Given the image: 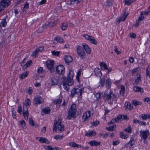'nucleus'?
<instances>
[{
    "label": "nucleus",
    "instance_id": "nucleus-38",
    "mask_svg": "<svg viewBox=\"0 0 150 150\" xmlns=\"http://www.w3.org/2000/svg\"><path fill=\"white\" fill-rule=\"evenodd\" d=\"M141 117L143 120H145L147 119L150 118V114H142L141 115Z\"/></svg>",
    "mask_w": 150,
    "mask_h": 150
},
{
    "label": "nucleus",
    "instance_id": "nucleus-37",
    "mask_svg": "<svg viewBox=\"0 0 150 150\" xmlns=\"http://www.w3.org/2000/svg\"><path fill=\"white\" fill-rule=\"evenodd\" d=\"M96 75L97 76H100L101 75V72L100 69L98 68H96L94 70Z\"/></svg>",
    "mask_w": 150,
    "mask_h": 150
},
{
    "label": "nucleus",
    "instance_id": "nucleus-42",
    "mask_svg": "<svg viewBox=\"0 0 150 150\" xmlns=\"http://www.w3.org/2000/svg\"><path fill=\"white\" fill-rule=\"evenodd\" d=\"M57 23V21H54L50 22L47 24L48 25V27H52L55 26Z\"/></svg>",
    "mask_w": 150,
    "mask_h": 150
},
{
    "label": "nucleus",
    "instance_id": "nucleus-14",
    "mask_svg": "<svg viewBox=\"0 0 150 150\" xmlns=\"http://www.w3.org/2000/svg\"><path fill=\"white\" fill-rule=\"evenodd\" d=\"M59 80L57 76H54L51 79V84L52 86L57 85L59 82Z\"/></svg>",
    "mask_w": 150,
    "mask_h": 150
},
{
    "label": "nucleus",
    "instance_id": "nucleus-18",
    "mask_svg": "<svg viewBox=\"0 0 150 150\" xmlns=\"http://www.w3.org/2000/svg\"><path fill=\"white\" fill-rule=\"evenodd\" d=\"M128 15V13H126L125 12H124L121 15L119 20L117 21L119 23L120 21H125Z\"/></svg>",
    "mask_w": 150,
    "mask_h": 150
},
{
    "label": "nucleus",
    "instance_id": "nucleus-6",
    "mask_svg": "<svg viewBox=\"0 0 150 150\" xmlns=\"http://www.w3.org/2000/svg\"><path fill=\"white\" fill-rule=\"evenodd\" d=\"M10 3V1L9 0H2L0 3V11L3 10L4 7H7Z\"/></svg>",
    "mask_w": 150,
    "mask_h": 150
},
{
    "label": "nucleus",
    "instance_id": "nucleus-49",
    "mask_svg": "<svg viewBox=\"0 0 150 150\" xmlns=\"http://www.w3.org/2000/svg\"><path fill=\"white\" fill-rule=\"evenodd\" d=\"M81 70H79L77 73L76 78L78 82L79 81V77L81 76Z\"/></svg>",
    "mask_w": 150,
    "mask_h": 150
},
{
    "label": "nucleus",
    "instance_id": "nucleus-11",
    "mask_svg": "<svg viewBox=\"0 0 150 150\" xmlns=\"http://www.w3.org/2000/svg\"><path fill=\"white\" fill-rule=\"evenodd\" d=\"M112 94V92L110 91L108 93L107 91H105L104 93V94L103 95V98L105 100L108 101L109 100L111 99L112 96L111 95Z\"/></svg>",
    "mask_w": 150,
    "mask_h": 150
},
{
    "label": "nucleus",
    "instance_id": "nucleus-40",
    "mask_svg": "<svg viewBox=\"0 0 150 150\" xmlns=\"http://www.w3.org/2000/svg\"><path fill=\"white\" fill-rule=\"evenodd\" d=\"M30 104L31 103L30 100L28 99H27L23 103V107L24 106L26 107L27 106H29L30 105Z\"/></svg>",
    "mask_w": 150,
    "mask_h": 150
},
{
    "label": "nucleus",
    "instance_id": "nucleus-31",
    "mask_svg": "<svg viewBox=\"0 0 150 150\" xmlns=\"http://www.w3.org/2000/svg\"><path fill=\"white\" fill-rule=\"evenodd\" d=\"M83 0H71L70 4L71 5H74L75 4H77L80 3Z\"/></svg>",
    "mask_w": 150,
    "mask_h": 150
},
{
    "label": "nucleus",
    "instance_id": "nucleus-61",
    "mask_svg": "<svg viewBox=\"0 0 150 150\" xmlns=\"http://www.w3.org/2000/svg\"><path fill=\"white\" fill-rule=\"evenodd\" d=\"M143 100L145 102H147V103L150 104V98H146L144 99Z\"/></svg>",
    "mask_w": 150,
    "mask_h": 150
},
{
    "label": "nucleus",
    "instance_id": "nucleus-63",
    "mask_svg": "<svg viewBox=\"0 0 150 150\" xmlns=\"http://www.w3.org/2000/svg\"><path fill=\"white\" fill-rule=\"evenodd\" d=\"M100 93H97L95 95V96L96 98V100H99L100 98Z\"/></svg>",
    "mask_w": 150,
    "mask_h": 150
},
{
    "label": "nucleus",
    "instance_id": "nucleus-22",
    "mask_svg": "<svg viewBox=\"0 0 150 150\" xmlns=\"http://www.w3.org/2000/svg\"><path fill=\"white\" fill-rule=\"evenodd\" d=\"M99 65L102 69L106 70L108 69V67L106 63L103 62H100L99 63Z\"/></svg>",
    "mask_w": 150,
    "mask_h": 150
},
{
    "label": "nucleus",
    "instance_id": "nucleus-58",
    "mask_svg": "<svg viewBox=\"0 0 150 150\" xmlns=\"http://www.w3.org/2000/svg\"><path fill=\"white\" fill-rule=\"evenodd\" d=\"M76 94V92L75 88H73L71 91V96L73 97L75 94Z\"/></svg>",
    "mask_w": 150,
    "mask_h": 150
},
{
    "label": "nucleus",
    "instance_id": "nucleus-56",
    "mask_svg": "<svg viewBox=\"0 0 150 150\" xmlns=\"http://www.w3.org/2000/svg\"><path fill=\"white\" fill-rule=\"evenodd\" d=\"M11 111L12 112V116L14 118H16V112L14 108H12L11 109Z\"/></svg>",
    "mask_w": 150,
    "mask_h": 150
},
{
    "label": "nucleus",
    "instance_id": "nucleus-59",
    "mask_svg": "<svg viewBox=\"0 0 150 150\" xmlns=\"http://www.w3.org/2000/svg\"><path fill=\"white\" fill-rule=\"evenodd\" d=\"M42 111L45 113L48 114L50 112V111L49 109L45 108L43 109Z\"/></svg>",
    "mask_w": 150,
    "mask_h": 150
},
{
    "label": "nucleus",
    "instance_id": "nucleus-53",
    "mask_svg": "<svg viewBox=\"0 0 150 150\" xmlns=\"http://www.w3.org/2000/svg\"><path fill=\"white\" fill-rule=\"evenodd\" d=\"M142 104V103L141 102L139 101H137L135 100H134L133 101V104L134 106H135L138 105H141V104Z\"/></svg>",
    "mask_w": 150,
    "mask_h": 150
},
{
    "label": "nucleus",
    "instance_id": "nucleus-39",
    "mask_svg": "<svg viewBox=\"0 0 150 150\" xmlns=\"http://www.w3.org/2000/svg\"><path fill=\"white\" fill-rule=\"evenodd\" d=\"M120 136L121 138L123 139H126L129 137L128 134H124L123 132H121L120 133Z\"/></svg>",
    "mask_w": 150,
    "mask_h": 150
},
{
    "label": "nucleus",
    "instance_id": "nucleus-51",
    "mask_svg": "<svg viewBox=\"0 0 150 150\" xmlns=\"http://www.w3.org/2000/svg\"><path fill=\"white\" fill-rule=\"evenodd\" d=\"M134 1L133 0H126L124 2L125 5L129 6Z\"/></svg>",
    "mask_w": 150,
    "mask_h": 150
},
{
    "label": "nucleus",
    "instance_id": "nucleus-48",
    "mask_svg": "<svg viewBox=\"0 0 150 150\" xmlns=\"http://www.w3.org/2000/svg\"><path fill=\"white\" fill-rule=\"evenodd\" d=\"M115 125L113 124L112 126L106 127V129L108 131H112L115 129Z\"/></svg>",
    "mask_w": 150,
    "mask_h": 150
},
{
    "label": "nucleus",
    "instance_id": "nucleus-29",
    "mask_svg": "<svg viewBox=\"0 0 150 150\" xmlns=\"http://www.w3.org/2000/svg\"><path fill=\"white\" fill-rule=\"evenodd\" d=\"M125 108L126 109H128L129 110L132 109L133 107L129 102H126L125 103Z\"/></svg>",
    "mask_w": 150,
    "mask_h": 150
},
{
    "label": "nucleus",
    "instance_id": "nucleus-7",
    "mask_svg": "<svg viewBox=\"0 0 150 150\" xmlns=\"http://www.w3.org/2000/svg\"><path fill=\"white\" fill-rule=\"evenodd\" d=\"M92 115L93 113L90 111L88 110L83 115L82 117L83 121H85L88 120Z\"/></svg>",
    "mask_w": 150,
    "mask_h": 150
},
{
    "label": "nucleus",
    "instance_id": "nucleus-13",
    "mask_svg": "<svg viewBox=\"0 0 150 150\" xmlns=\"http://www.w3.org/2000/svg\"><path fill=\"white\" fill-rule=\"evenodd\" d=\"M36 139L41 143H45L47 144H50L49 141L46 138L42 137H36Z\"/></svg>",
    "mask_w": 150,
    "mask_h": 150
},
{
    "label": "nucleus",
    "instance_id": "nucleus-26",
    "mask_svg": "<svg viewBox=\"0 0 150 150\" xmlns=\"http://www.w3.org/2000/svg\"><path fill=\"white\" fill-rule=\"evenodd\" d=\"M18 123L19 125H21L23 129H25L26 128V123L24 120H20Z\"/></svg>",
    "mask_w": 150,
    "mask_h": 150
},
{
    "label": "nucleus",
    "instance_id": "nucleus-21",
    "mask_svg": "<svg viewBox=\"0 0 150 150\" xmlns=\"http://www.w3.org/2000/svg\"><path fill=\"white\" fill-rule=\"evenodd\" d=\"M29 72L26 71L21 74L19 75V78L20 79L23 80L27 77L28 75Z\"/></svg>",
    "mask_w": 150,
    "mask_h": 150
},
{
    "label": "nucleus",
    "instance_id": "nucleus-5",
    "mask_svg": "<svg viewBox=\"0 0 150 150\" xmlns=\"http://www.w3.org/2000/svg\"><path fill=\"white\" fill-rule=\"evenodd\" d=\"M54 61L52 60H47L46 62V66L48 70L52 73L53 71L52 69L54 65Z\"/></svg>",
    "mask_w": 150,
    "mask_h": 150
},
{
    "label": "nucleus",
    "instance_id": "nucleus-24",
    "mask_svg": "<svg viewBox=\"0 0 150 150\" xmlns=\"http://www.w3.org/2000/svg\"><path fill=\"white\" fill-rule=\"evenodd\" d=\"M48 27V25L47 24H44L41 27H40L39 29V32L41 33L44 30L47 29Z\"/></svg>",
    "mask_w": 150,
    "mask_h": 150
},
{
    "label": "nucleus",
    "instance_id": "nucleus-27",
    "mask_svg": "<svg viewBox=\"0 0 150 150\" xmlns=\"http://www.w3.org/2000/svg\"><path fill=\"white\" fill-rule=\"evenodd\" d=\"M45 147L47 150H57V149L60 150V148H58L57 147H52L51 146H46V147Z\"/></svg>",
    "mask_w": 150,
    "mask_h": 150
},
{
    "label": "nucleus",
    "instance_id": "nucleus-50",
    "mask_svg": "<svg viewBox=\"0 0 150 150\" xmlns=\"http://www.w3.org/2000/svg\"><path fill=\"white\" fill-rule=\"evenodd\" d=\"M146 75L147 77L150 78V67L149 66L146 70Z\"/></svg>",
    "mask_w": 150,
    "mask_h": 150
},
{
    "label": "nucleus",
    "instance_id": "nucleus-15",
    "mask_svg": "<svg viewBox=\"0 0 150 150\" xmlns=\"http://www.w3.org/2000/svg\"><path fill=\"white\" fill-rule=\"evenodd\" d=\"M43 102L42 98L40 97L35 98L33 100L34 104H40Z\"/></svg>",
    "mask_w": 150,
    "mask_h": 150
},
{
    "label": "nucleus",
    "instance_id": "nucleus-19",
    "mask_svg": "<svg viewBox=\"0 0 150 150\" xmlns=\"http://www.w3.org/2000/svg\"><path fill=\"white\" fill-rule=\"evenodd\" d=\"M88 144L91 146H97L100 145V142H97L96 140H93L89 142Z\"/></svg>",
    "mask_w": 150,
    "mask_h": 150
},
{
    "label": "nucleus",
    "instance_id": "nucleus-33",
    "mask_svg": "<svg viewBox=\"0 0 150 150\" xmlns=\"http://www.w3.org/2000/svg\"><path fill=\"white\" fill-rule=\"evenodd\" d=\"M144 17L142 15H141L139 17L138 19L137 20L136 23L135 24V26H138L140 22H141L144 19Z\"/></svg>",
    "mask_w": 150,
    "mask_h": 150
},
{
    "label": "nucleus",
    "instance_id": "nucleus-36",
    "mask_svg": "<svg viewBox=\"0 0 150 150\" xmlns=\"http://www.w3.org/2000/svg\"><path fill=\"white\" fill-rule=\"evenodd\" d=\"M133 89L134 91L136 92H143V89L139 86H136L133 88Z\"/></svg>",
    "mask_w": 150,
    "mask_h": 150
},
{
    "label": "nucleus",
    "instance_id": "nucleus-60",
    "mask_svg": "<svg viewBox=\"0 0 150 150\" xmlns=\"http://www.w3.org/2000/svg\"><path fill=\"white\" fill-rule=\"evenodd\" d=\"M29 8V4L28 3H26L25 4L23 8V11H26V10Z\"/></svg>",
    "mask_w": 150,
    "mask_h": 150
},
{
    "label": "nucleus",
    "instance_id": "nucleus-12",
    "mask_svg": "<svg viewBox=\"0 0 150 150\" xmlns=\"http://www.w3.org/2000/svg\"><path fill=\"white\" fill-rule=\"evenodd\" d=\"M23 115L25 119L26 120H28V117L29 115V113L28 111V108L27 107L25 106H24L23 107Z\"/></svg>",
    "mask_w": 150,
    "mask_h": 150
},
{
    "label": "nucleus",
    "instance_id": "nucleus-8",
    "mask_svg": "<svg viewBox=\"0 0 150 150\" xmlns=\"http://www.w3.org/2000/svg\"><path fill=\"white\" fill-rule=\"evenodd\" d=\"M65 68L62 65H59L57 66L56 71L57 73L59 74H61L64 72Z\"/></svg>",
    "mask_w": 150,
    "mask_h": 150
},
{
    "label": "nucleus",
    "instance_id": "nucleus-46",
    "mask_svg": "<svg viewBox=\"0 0 150 150\" xmlns=\"http://www.w3.org/2000/svg\"><path fill=\"white\" fill-rule=\"evenodd\" d=\"M52 55L56 57L58 56L60 54V52L56 50H53L51 52Z\"/></svg>",
    "mask_w": 150,
    "mask_h": 150
},
{
    "label": "nucleus",
    "instance_id": "nucleus-3",
    "mask_svg": "<svg viewBox=\"0 0 150 150\" xmlns=\"http://www.w3.org/2000/svg\"><path fill=\"white\" fill-rule=\"evenodd\" d=\"M76 112V105L72 104L68 112V115L67 118L68 119H71L72 117H74Z\"/></svg>",
    "mask_w": 150,
    "mask_h": 150
},
{
    "label": "nucleus",
    "instance_id": "nucleus-1",
    "mask_svg": "<svg viewBox=\"0 0 150 150\" xmlns=\"http://www.w3.org/2000/svg\"><path fill=\"white\" fill-rule=\"evenodd\" d=\"M61 116L58 117V120L54 122V127L53 128V131L56 132L57 130L56 127H57L58 131L60 132L63 131L64 129V126L61 123Z\"/></svg>",
    "mask_w": 150,
    "mask_h": 150
},
{
    "label": "nucleus",
    "instance_id": "nucleus-55",
    "mask_svg": "<svg viewBox=\"0 0 150 150\" xmlns=\"http://www.w3.org/2000/svg\"><path fill=\"white\" fill-rule=\"evenodd\" d=\"M64 137L63 135H57L55 136L54 138L57 140H61Z\"/></svg>",
    "mask_w": 150,
    "mask_h": 150
},
{
    "label": "nucleus",
    "instance_id": "nucleus-32",
    "mask_svg": "<svg viewBox=\"0 0 150 150\" xmlns=\"http://www.w3.org/2000/svg\"><path fill=\"white\" fill-rule=\"evenodd\" d=\"M96 134V132L95 131H92L86 133L85 134V135L87 136L90 137L95 136Z\"/></svg>",
    "mask_w": 150,
    "mask_h": 150
},
{
    "label": "nucleus",
    "instance_id": "nucleus-30",
    "mask_svg": "<svg viewBox=\"0 0 150 150\" xmlns=\"http://www.w3.org/2000/svg\"><path fill=\"white\" fill-rule=\"evenodd\" d=\"M87 40L89 41L90 42L95 45H97L98 44V41L95 38H87Z\"/></svg>",
    "mask_w": 150,
    "mask_h": 150
},
{
    "label": "nucleus",
    "instance_id": "nucleus-45",
    "mask_svg": "<svg viewBox=\"0 0 150 150\" xmlns=\"http://www.w3.org/2000/svg\"><path fill=\"white\" fill-rule=\"evenodd\" d=\"M69 145L73 147H79V146H80L79 145L76 144L74 142H70L69 143Z\"/></svg>",
    "mask_w": 150,
    "mask_h": 150
},
{
    "label": "nucleus",
    "instance_id": "nucleus-54",
    "mask_svg": "<svg viewBox=\"0 0 150 150\" xmlns=\"http://www.w3.org/2000/svg\"><path fill=\"white\" fill-rule=\"evenodd\" d=\"M141 80V76L139 75H137L135 79V82L136 84L138 83Z\"/></svg>",
    "mask_w": 150,
    "mask_h": 150
},
{
    "label": "nucleus",
    "instance_id": "nucleus-41",
    "mask_svg": "<svg viewBox=\"0 0 150 150\" xmlns=\"http://www.w3.org/2000/svg\"><path fill=\"white\" fill-rule=\"evenodd\" d=\"M62 97H60L59 99L54 101V103L57 106L59 105L62 102Z\"/></svg>",
    "mask_w": 150,
    "mask_h": 150
},
{
    "label": "nucleus",
    "instance_id": "nucleus-20",
    "mask_svg": "<svg viewBox=\"0 0 150 150\" xmlns=\"http://www.w3.org/2000/svg\"><path fill=\"white\" fill-rule=\"evenodd\" d=\"M64 60L66 63L69 64L73 61V59L72 57L69 55H66L64 58Z\"/></svg>",
    "mask_w": 150,
    "mask_h": 150
},
{
    "label": "nucleus",
    "instance_id": "nucleus-44",
    "mask_svg": "<svg viewBox=\"0 0 150 150\" xmlns=\"http://www.w3.org/2000/svg\"><path fill=\"white\" fill-rule=\"evenodd\" d=\"M67 27L68 25L66 23H63L61 25V29L63 30H66L67 29Z\"/></svg>",
    "mask_w": 150,
    "mask_h": 150
},
{
    "label": "nucleus",
    "instance_id": "nucleus-62",
    "mask_svg": "<svg viewBox=\"0 0 150 150\" xmlns=\"http://www.w3.org/2000/svg\"><path fill=\"white\" fill-rule=\"evenodd\" d=\"M105 83V79L103 78H101L100 80V85L101 86L103 87Z\"/></svg>",
    "mask_w": 150,
    "mask_h": 150
},
{
    "label": "nucleus",
    "instance_id": "nucleus-25",
    "mask_svg": "<svg viewBox=\"0 0 150 150\" xmlns=\"http://www.w3.org/2000/svg\"><path fill=\"white\" fill-rule=\"evenodd\" d=\"M74 75V74L73 70L72 69H69V72L68 74L67 78L73 79Z\"/></svg>",
    "mask_w": 150,
    "mask_h": 150
},
{
    "label": "nucleus",
    "instance_id": "nucleus-64",
    "mask_svg": "<svg viewBox=\"0 0 150 150\" xmlns=\"http://www.w3.org/2000/svg\"><path fill=\"white\" fill-rule=\"evenodd\" d=\"M43 72V68L40 67L38 68L37 70V72L39 74H41Z\"/></svg>",
    "mask_w": 150,
    "mask_h": 150
},
{
    "label": "nucleus",
    "instance_id": "nucleus-35",
    "mask_svg": "<svg viewBox=\"0 0 150 150\" xmlns=\"http://www.w3.org/2000/svg\"><path fill=\"white\" fill-rule=\"evenodd\" d=\"M7 22L6 21V19L4 18L2 20L0 23V27H4L6 25Z\"/></svg>",
    "mask_w": 150,
    "mask_h": 150
},
{
    "label": "nucleus",
    "instance_id": "nucleus-4",
    "mask_svg": "<svg viewBox=\"0 0 150 150\" xmlns=\"http://www.w3.org/2000/svg\"><path fill=\"white\" fill-rule=\"evenodd\" d=\"M134 144L135 142L134 139L132 138H131L129 141L124 145V147L126 148H128L130 150H132Z\"/></svg>",
    "mask_w": 150,
    "mask_h": 150
},
{
    "label": "nucleus",
    "instance_id": "nucleus-2",
    "mask_svg": "<svg viewBox=\"0 0 150 150\" xmlns=\"http://www.w3.org/2000/svg\"><path fill=\"white\" fill-rule=\"evenodd\" d=\"M74 81L73 79L67 78L63 82V88L66 91L69 90V86H72L74 83Z\"/></svg>",
    "mask_w": 150,
    "mask_h": 150
},
{
    "label": "nucleus",
    "instance_id": "nucleus-28",
    "mask_svg": "<svg viewBox=\"0 0 150 150\" xmlns=\"http://www.w3.org/2000/svg\"><path fill=\"white\" fill-rule=\"evenodd\" d=\"M32 64V61L31 60L28 61L23 67L22 69L23 70H25L28 67H29Z\"/></svg>",
    "mask_w": 150,
    "mask_h": 150
},
{
    "label": "nucleus",
    "instance_id": "nucleus-43",
    "mask_svg": "<svg viewBox=\"0 0 150 150\" xmlns=\"http://www.w3.org/2000/svg\"><path fill=\"white\" fill-rule=\"evenodd\" d=\"M76 94H79L80 96L81 95L82 93L83 92V89L82 88L79 89L77 88L76 89Z\"/></svg>",
    "mask_w": 150,
    "mask_h": 150
},
{
    "label": "nucleus",
    "instance_id": "nucleus-17",
    "mask_svg": "<svg viewBox=\"0 0 150 150\" xmlns=\"http://www.w3.org/2000/svg\"><path fill=\"white\" fill-rule=\"evenodd\" d=\"M82 45L86 52L88 54H90L91 53V49L88 46L86 43H83Z\"/></svg>",
    "mask_w": 150,
    "mask_h": 150
},
{
    "label": "nucleus",
    "instance_id": "nucleus-16",
    "mask_svg": "<svg viewBox=\"0 0 150 150\" xmlns=\"http://www.w3.org/2000/svg\"><path fill=\"white\" fill-rule=\"evenodd\" d=\"M122 115H119L116 118L114 119H113L110 122L108 123V125H111L112 124H113L115 122H118L121 119H122Z\"/></svg>",
    "mask_w": 150,
    "mask_h": 150
},
{
    "label": "nucleus",
    "instance_id": "nucleus-47",
    "mask_svg": "<svg viewBox=\"0 0 150 150\" xmlns=\"http://www.w3.org/2000/svg\"><path fill=\"white\" fill-rule=\"evenodd\" d=\"M125 90V87L124 86L122 85L120 86V93L121 95H123L124 94V92Z\"/></svg>",
    "mask_w": 150,
    "mask_h": 150
},
{
    "label": "nucleus",
    "instance_id": "nucleus-9",
    "mask_svg": "<svg viewBox=\"0 0 150 150\" xmlns=\"http://www.w3.org/2000/svg\"><path fill=\"white\" fill-rule=\"evenodd\" d=\"M77 51V54L79 57L81 58H83L84 57L85 55V53L81 47H78Z\"/></svg>",
    "mask_w": 150,
    "mask_h": 150
},
{
    "label": "nucleus",
    "instance_id": "nucleus-52",
    "mask_svg": "<svg viewBox=\"0 0 150 150\" xmlns=\"http://www.w3.org/2000/svg\"><path fill=\"white\" fill-rule=\"evenodd\" d=\"M111 85V83L110 79H108L106 81V85L108 88H110Z\"/></svg>",
    "mask_w": 150,
    "mask_h": 150
},
{
    "label": "nucleus",
    "instance_id": "nucleus-10",
    "mask_svg": "<svg viewBox=\"0 0 150 150\" xmlns=\"http://www.w3.org/2000/svg\"><path fill=\"white\" fill-rule=\"evenodd\" d=\"M140 133L141 138L144 140L147 139L149 134V131L148 130L146 131L141 130L140 132Z\"/></svg>",
    "mask_w": 150,
    "mask_h": 150
},
{
    "label": "nucleus",
    "instance_id": "nucleus-23",
    "mask_svg": "<svg viewBox=\"0 0 150 150\" xmlns=\"http://www.w3.org/2000/svg\"><path fill=\"white\" fill-rule=\"evenodd\" d=\"M29 124L31 126L34 127L36 128H37L38 127V125L37 124H34V121L31 117L29 119Z\"/></svg>",
    "mask_w": 150,
    "mask_h": 150
},
{
    "label": "nucleus",
    "instance_id": "nucleus-57",
    "mask_svg": "<svg viewBox=\"0 0 150 150\" xmlns=\"http://www.w3.org/2000/svg\"><path fill=\"white\" fill-rule=\"evenodd\" d=\"M124 131L129 133H131L132 132V129L130 125L128 126L127 128L124 129Z\"/></svg>",
    "mask_w": 150,
    "mask_h": 150
},
{
    "label": "nucleus",
    "instance_id": "nucleus-34",
    "mask_svg": "<svg viewBox=\"0 0 150 150\" xmlns=\"http://www.w3.org/2000/svg\"><path fill=\"white\" fill-rule=\"evenodd\" d=\"M54 43H57L58 42L59 43H62L64 42V41L62 38H54Z\"/></svg>",
    "mask_w": 150,
    "mask_h": 150
}]
</instances>
